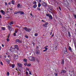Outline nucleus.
<instances>
[{
    "mask_svg": "<svg viewBox=\"0 0 76 76\" xmlns=\"http://www.w3.org/2000/svg\"><path fill=\"white\" fill-rule=\"evenodd\" d=\"M10 74V73H9V72H7V76H9Z\"/></svg>",
    "mask_w": 76,
    "mask_h": 76,
    "instance_id": "35",
    "label": "nucleus"
},
{
    "mask_svg": "<svg viewBox=\"0 0 76 76\" xmlns=\"http://www.w3.org/2000/svg\"><path fill=\"white\" fill-rule=\"evenodd\" d=\"M49 18L51 19V20H52L53 19V17H52V16L51 15H50L49 17Z\"/></svg>",
    "mask_w": 76,
    "mask_h": 76,
    "instance_id": "17",
    "label": "nucleus"
},
{
    "mask_svg": "<svg viewBox=\"0 0 76 76\" xmlns=\"http://www.w3.org/2000/svg\"><path fill=\"white\" fill-rule=\"evenodd\" d=\"M28 72H29V75H32V74L31 73V71H29Z\"/></svg>",
    "mask_w": 76,
    "mask_h": 76,
    "instance_id": "33",
    "label": "nucleus"
},
{
    "mask_svg": "<svg viewBox=\"0 0 76 76\" xmlns=\"http://www.w3.org/2000/svg\"><path fill=\"white\" fill-rule=\"evenodd\" d=\"M26 70H28V72H29V69H28V68H26Z\"/></svg>",
    "mask_w": 76,
    "mask_h": 76,
    "instance_id": "38",
    "label": "nucleus"
},
{
    "mask_svg": "<svg viewBox=\"0 0 76 76\" xmlns=\"http://www.w3.org/2000/svg\"><path fill=\"white\" fill-rule=\"evenodd\" d=\"M19 71L20 72H21V70H20V69H19Z\"/></svg>",
    "mask_w": 76,
    "mask_h": 76,
    "instance_id": "64",
    "label": "nucleus"
},
{
    "mask_svg": "<svg viewBox=\"0 0 76 76\" xmlns=\"http://www.w3.org/2000/svg\"><path fill=\"white\" fill-rule=\"evenodd\" d=\"M20 4H18L17 6V7L18 8H19V7H20Z\"/></svg>",
    "mask_w": 76,
    "mask_h": 76,
    "instance_id": "22",
    "label": "nucleus"
},
{
    "mask_svg": "<svg viewBox=\"0 0 76 76\" xmlns=\"http://www.w3.org/2000/svg\"><path fill=\"white\" fill-rule=\"evenodd\" d=\"M1 28L2 29V30H3L4 31V30H5V28L4 27H2Z\"/></svg>",
    "mask_w": 76,
    "mask_h": 76,
    "instance_id": "31",
    "label": "nucleus"
},
{
    "mask_svg": "<svg viewBox=\"0 0 76 76\" xmlns=\"http://www.w3.org/2000/svg\"><path fill=\"white\" fill-rule=\"evenodd\" d=\"M48 24V22H46L45 24H43V26L44 27H45L46 28H47V26Z\"/></svg>",
    "mask_w": 76,
    "mask_h": 76,
    "instance_id": "5",
    "label": "nucleus"
},
{
    "mask_svg": "<svg viewBox=\"0 0 76 76\" xmlns=\"http://www.w3.org/2000/svg\"><path fill=\"white\" fill-rule=\"evenodd\" d=\"M30 15L31 16H32V17H34V16L32 15V13L30 14Z\"/></svg>",
    "mask_w": 76,
    "mask_h": 76,
    "instance_id": "47",
    "label": "nucleus"
},
{
    "mask_svg": "<svg viewBox=\"0 0 76 76\" xmlns=\"http://www.w3.org/2000/svg\"><path fill=\"white\" fill-rule=\"evenodd\" d=\"M34 36H35V37H37V36H38V34L36 33L34 34Z\"/></svg>",
    "mask_w": 76,
    "mask_h": 76,
    "instance_id": "29",
    "label": "nucleus"
},
{
    "mask_svg": "<svg viewBox=\"0 0 76 76\" xmlns=\"http://www.w3.org/2000/svg\"><path fill=\"white\" fill-rule=\"evenodd\" d=\"M37 10H39V11H41V9L39 8H37Z\"/></svg>",
    "mask_w": 76,
    "mask_h": 76,
    "instance_id": "37",
    "label": "nucleus"
},
{
    "mask_svg": "<svg viewBox=\"0 0 76 76\" xmlns=\"http://www.w3.org/2000/svg\"><path fill=\"white\" fill-rule=\"evenodd\" d=\"M66 71L65 70H62L61 71V73H66Z\"/></svg>",
    "mask_w": 76,
    "mask_h": 76,
    "instance_id": "13",
    "label": "nucleus"
},
{
    "mask_svg": "<svg viewBox=\"0 0 76 76\" xmlns=\"http://www.w3.org/2000/svg\"><path fill=\"white\" fill-rule=\"evenodd\" d=\"M29 60H30L31 61H35V58L34 57L30 56L29 58Z\"/></svg>",
    "mask_w": 76,
    "mask_h": 76,
    "instance_id": "2",
    "label": "nucleus"
},
{
    "mask_svg": "<svg viewBox=\"0 0 76 76\" xmlns=\"http://www.w3.org/2000/svg\"><path fill=\"white\" fill-rule=\"evenodd\" d=\"M10 18V17H7L6 18Z\"/></svg>",
    "mask_w": 76,
    "mask_h": 76,
    "instance_id": "63",
    "label": "nucleus"
},
{
    "mask_svg": "<svg viewBox=\"0 0 76 76\" xmlns=\"http://www.w3.org/2000/svg\"><path fill=\"white\" fill-rule=\"evenodd\" d=\"M37 7V4L33 6V7L34 9H36V7Z\"/></svg>",
    "mask_w": 76,
    "mask_h": 76,
    "instance_id": "19",
    "label": "nucleus"
},
{
    "mask_svg": "<svg viewBox=\"0 0 76 76\" xmlns=\"http://www.w3.org/2000/svg\"><path fill=\"white\" fill-rule=\"evenodd\" d=\"M4 3L5 4V6H7L8 4H7V3L5 2Z\"/></svg>",
    "mask_w": 76,
    "mask_h": 76,
    "instance_id": "41",
    "label": "nucleus"
},
{
    "mask_svg": "<svg viewBox=\"0 0 76 76\" xmlns=\"http://www.w3.org/2000/svg\"><path fill=\"white\" fill-rule=\"evenodd\" d=\"M42 22H45V21H44V20H42Z\"/></svg>",
    "mask_w": 76,
    "mask_h": 76,
    "instance_id": "55",
    "label": "nucleus"
},
{
    "mask_svg": "<svg viewBox=\"0 0 76 76\" xmlns=\"http://www.w3.org/2000/svg\"><path fill=\"white\" fill-rule=\"evenodd\" d=\"M41 6V4L40 3H39L38 4V7H39Z\"/></svg>",
    "mask_w": 76,
    "mask_h": 76,
    "instance_id": "21",
    "label": "nucleus"
},
{
    "mask_svg": "<svg viewBox=\"0 0 76 76\" xmlns=\"http://www.w3.org/2000/svg\"><path fill=\"white\" fill-rule=\"evenodd\" d=\"M16 33H14V36L15 37H16Z\"/></svg>",
    "mask_w": 76,
    "mask_h": 76,
    "instance_id": "40",
    "label": "nucleus"
},
{
    "mask_svg": "<svg viewBox=\"0 0 76 76\" xmlns=\"http://www.w3.org/2000/svg\"><path fill=\"white\" fill-rule=\"evenodd\" d=\"M4 57H5V58H6V56H4Z\"/></svg>",
    "mask_w": 76,
    "mask_h": 76,
    "instance_id": "60",
    "label": "nucleus"
},
{
    "mask_svg": "<svg viewBox=\"0 0 76 76\" xmlns=\"http://www.w3.org/2000/svg\"><path fill=\"white\" fill-rule=\"evenodd\" d=\"M18 56H15L14 57V59L15 60H17V59H18Z\"/></svg>",
    "mask_w": 76,
    "mask_h": 76,
    "instance_id": "16",
    "label": "nucleus"
},
{
    "mask_svg": "<svg viewBox=\"0 0 76 76\" xmlns=\"http://www.w3.org/2000/svg\"><path fill=\"white\" fill-rule=\"evenodd\" d=\"M33 4H37V2H36V1H34L33 2Z\"/></svg>",
    "mask_w": 76,
    "mask_h": 76,
    "instance_id": "27",
    "label": "nucleus"
},
{
    "mask_svg": "<svg viewBox=\"0 0 76 76\" xmlns=\"http://www.w3.org/2000/svg\"><path fill=\"white\" fill-rule=\"evenodd\" d=\"M24 29L26 32H31V30L30 28H27V27H24Z\"/></svg>",
    "mask_w": 76,
    "mask_h": 76,
    "instance_id": "1",
    "label": "nucleus"
},
{
    "mask_svg": "<svg viewBox=\"0 0 76 76\" xmlns=\"http://www.w3.org/2000/svg\"><path fill=\"white\" fill-rule=\"evenodd\" d=\"M7 40L8 41V42H9L10 41V39H9V38H7Z\"/></svg>",
    "mask_w": 76,
    "mask_h": 76,
    "instance_id": "32",
    "label": "nucleus"
},
{
    "mask_svg": "<svg viewBox=\"0 0 76 76\" xmlns=\"http://www.w3.org/2000/svg\"><path fill=\"white\" fill-rule=\"evenodd\" d=\"M11 4V2H9V3H8V4L9 5H10V4Z\"/></svg>",
    "mask_w": 76,
    "mask_h": 76,
    "instance_id": "46",
    "label": "nucleus"
},
{
    "mask_svg": "<svg viewBox=\"0 0 76 76\" xmlns=\"http://www.w3.org/2000/svg\"><path fill=\"white\" fill-rule=\"evenodd\" d=\"M46 15L47 16H48V17H49V16L51 15H50V14H46Z\"/></svg>",
    "mask_w": 76,
    "mask_h": 76,
    "instance_id": "25",
    "label": "nucleus"
},
{
    "mask_svg": "<svg viewBox=\"0 0 76 76\" xmlns=\"http://www.w3.org/2000/svg\"><path fill=\"white\" fill-rule=\"evenodd\" d=\"M17 65L18 67H22V64L20 63H18Z\"/></svg>",
    "mask_w": 76,
    "mask_h": 76,
    "instance_id": "6",
    "label": "nucleus"
},
{
    "mask_svg": "<svg viewBox=\"0 0 76 76\" xmlns=\"http://www.w3.org/2000/svg\"><path fill=\"white\" fill-rule=\"evenodd\" d=\"M10 25L11 26H8V27L9 29V30L10 31H12V29H13V28H12V26H11L12 25L11 24H10Z\"/></svg>",
    "mask_w": 76,
    "mask_h": 76,
    "instance_id": "3",
    "label": "nucleus"
},
{
    "mask_svg": "<svg viewBox=\"0 0 76 76\" xmlns=\"http://www.w3.org/2000/svg\"><path fill=\"white\" fill-rule=\"evenodd\" d=\"M26 74L27 75H29V73H28V72H26Z\"/></svg>",
    "mask_w": 76,
    "mask_h": 76,
    "instance_id": "30",
    "label": "nucleus"
},
{
    "mask_svg": "<svg viewBox=\"0 0 76 76\" xmlns=\"http://www.w3.org/2000/svg\"><path fill=\"white\" fill-rule=\"evenodd\" d=\"M11 3L12 4H13V5H15V1L14 0H13L12 1Z\"/></svg>",
    "mask_w": 76,
    "mask_h": 76,
    "instance_id": "14",
    "label": "nucleus"
},
{
    "mask_svg": "<svg viewBox=\"0 0 76 76\" xmlns=\"http://www.w3.org/2000/svg\"><path fill=\"white\" fill-rule=\"evenodd\" d=\"M42 5L43 6H47V3L45 2H43L42 4Z\"/></svg>",
    "mask_w": 76,
    "mask_h": 76,
    "instance_id": "8",
    "label": "nucleus"
},
{
    "mask_svg": "<svg viewBox=\"0 0 76 76\" xmlns=\"http://www.w3.org/2000/svg\"><path fill=\"white\" fill-rule=\"evenodd\" d=\"M39 50H37V51L36 52V54H39Z\"/></svg>",
    "mask_w": 76,
    "mask_h": 76,
    "instance_id": "18",
    "label": "nucleus"
},
{
    "mask_svg": "<svg viewBox=\"0 0 76 76\" xmlns=\"http://www.w3.org/2000/svg\"><path fill=\"white\" fill-rule=\"evenodd\" d=\"M1 12L2 13V14L4 15H5V12L3 10H1Z\"/></svg>",
    "mask_w": 76,
    "mask_h": 76,
    "instance_id": "10",
    "label": "nucleus"
},
{
    "mask_svg": "<svg viewBox=\"0 0 76 76\" xmlns=\"http://www.w3.org/2000/svg\"><path fill=\"white\" fill-rule=\"evenodd\" d=\"M10 10H12V9L10 8Z\"/></svg>",
    "mask_w": 76,
    "mask_h": 76,
    "instance_id": "57",
    "label": "nucleus"
},
{
    "mask_svg": "<svg viewBox=\"0 0 76 76\" xmlns=\"http://www.w3.org/2000/svg\"><path fill=\"white\" fill-rule=\"evenodd\" d=\"M0 18H1V15H0Z\"/></svg>",
    "mask_w": 76,
    "mask_h": 76,
    "instance_id": "56",
    "label": "nucleus"
},
{
    "mask_svg": "<svg viewBox=\"0 0 76 76\" xmlns=\"http://www.w3.org/2000/svg\"><path fill=\"white\" fill-rule=\"evenodd\" d=\"M15 33L16 34V33H17L18 32V31H15Z\"/></svg>",
    "mask_w": 76,
    "mask_h": 76,
    "instance_id": "58",
    "label": "nucleus"
},
{
    "mask_svg": "<svg viewBox=\"0 0 76 76\" xmlns=\"http://www.w3.org/2000/svg\"><path fill=\"white\" fill-rule=\"evenodd\" d=\"M69 50L71 52V53H72V48L70 46H69Z\"/></svg>",
    "mask_w": 76,
    "mask_h": 76,
    "instance_id": "11",
    "label": "nucleus"
},
{
    "mask_svg": "<svg viewBox=\"0 0 76 76\" xmlns=\"http://www.w3.org/2000/svg\"><path fill=\"white\" fill-rule=\"evenodd\" d=\"M8 58H11V57H10V55H9V56H8Z\"/></svg>",
    "mask_w": 76,
    "mask_h": 76,
    "instance_id": "49",
    "label": "nucleus"
},
{
    "mask_svg": "<svg viewBox=\"0 0 76 76\" xmlns=\"http://www.w3.org/2000/svg\"><path fill=\"white\" fill-rule=\"evenodd\" d=\"M32 44H33L34 46V45H35V43H34V42H33L32 43Z\"/></svg>",
    "mask_w": 76,
    "mask_h": 76,
    "instance_id": "48",
    "label": "nucleus"
},
{
    "mask_svg": "<svg viewBox=\"0 0 76 76\" xmlns=\"http://www.w3.org/2000/svg\"><path fill=\"white\" fill-rule=\"evenodd\" d=\"M25 37L26 38H28V36H27V35H25Z\"/></svg>",
    "mask_w": 76,
    "mask_h": 76,
    "instance_id": "34",
    "label": "nucleus"
},
{
    "mask_svg": "<svg viewBox=\"0 0 76 76\" xmlns=\"http://www.w3.org/2000/svg\"><path fill=\"white\" fill-rule=\"evenodd\" d=\"M12 68H14L15 67V65L13 64L12 65Z\"/></svg>",
    "mask_w": 76,
    "mask_h": 76,
    "instance_id": "36",
    "label": "nucleus"
},
{
    "mask_svg": "<svg viewBox=\"0 0 76 76\" xmlns=\"http://www.w3.org/2000/svg\"><path fill=\"white\" fill-rule=\"evenodd\" d=\"M15 42H18V43H21V41L19 39H16Z\"/></svg>",
    "mask_w": 76,
    "mask_h": 76,
    "instance_id": "4",
    "label": "nucleus"
},
{
    "mask_svg": "<svg viewBox=\"0 0 76 76\" xmlns=\"http://www.w3.org/2000/svg\"><path fill=\"white\" fill-rule=\"evenodd\" d=\"M23 61H25V62H27V60L26 59L24 58L23 59Z\"/></svg>",
    "mask_w": 76,
    "mask_h": 76,
    "instance_id": "23",
    "label": "nucleus"
},
{
    "mask_svg": "<svg viewBox=\"0 0 76 76\" xmlns=\"http://www.w3.org/2000/svg\"><path fill=\"white\" fill-rule=\"evenodd\" d=\"M10 23L11 24L13 25V21H12L10 22Z\"/></svg>",
    "mask_w": 76,
    "mask_h": 76,
    "instance_id": "42",
    "label": "nucleus"
},
{
    "mask_svg": "<svg viewBox=\"0 0 76 76\" xmlns=\"http://www.w3.org/2000/svg\"><path fill=\"white\" fill-rule=\"evenodd\" d=\"M64 60H62V61L61 62V64H64Z\"/></svg>",
    "mask_w": 76,
    "mask_h": 76,
    "instance_id": "26",
    "label": "nucleus"
},
{
    "mask_svg": "<svg viewBox=\"0 0 76 76\" xmlns=\"http://www.w3.org/2000/svg\"><path fill=\"white\" fill-rule=\"evenodd\" d=\"M18 13H19V12H15L14 13V14H15V15H16L17 14H18Z\"/></svg>",
    "mask_w": 76,
    "mask_h": 76,
    "instance_id": "44",
    "label": "nucleus"
},
{
    "mask_svg": "<svg viewBox=\"0 0 76 76\" xmlns=\"http://www.w3.org/2000/svg\"><path fill=\"white\" fill-rule=\"evenodd\" d=\"M48 47V46H45L44 47V48L45 49V50H46L47 51V50H48V49L47 48Z\"/></svg>",
    "mask_w": 76,
    "mask_h": 76,
    "instance_id": "15",
    "label": "nucleus"
},
{
    "mask_svg": "<svg viewBox=\"0 0 76 76\" xmlns=\"http://www.w3.org/2000/svg\"><path fill=\"white\" fill-rule=\"evenodd\" d=\"M47 51V50H43V51H44V52Z\"/></svg>",
    "mask_w": 76,
    "mask_h": 76,
    "instance_id": "51",
    "label": "nucleus"
},
{
    "mask_svg": "<svg viewBox=\"0 0 76 76\" xmlns=\"http://www.w3.org/2000/svg\"><path fill=\"white\" fill-rule=\"evenodd\" d=\"M74 17H75L76 18V15H74Z\"/></svg>",
    "mask_w": 76,
    "mask_h": 76,
    "instance_id": "59",
    "label": "nucleus"
},
{
    "mask_svg": "<svg viewBox=\"0 0 76 76\" xmlns=\"http://www.w3.org/2000/svg\"><path fill=\"white\" fill-rule=\"evenodd\" d=\"M15 70H17V71L18 72V69H15Z\"/></svg>",
    "mask_w": 76,
    "mask_h": 76,
    "instance_id": "61",
    "label": "nucleus"
},
{
    "mask_svg": "<svg viewBox=\"0 0 76 76\" xmlns=\"http://www.w3.org/2000/svg\"><path fill=\"white\" fill-rule=\"evenodd\" d=\"M58 8H59V9L60 10H61V8L60 7H59Z\"/></svg>",
    "mask_w": 76,
    "mask_h": 76,
    "instance_id": "43",
    "label": "nucleus"
},
{
    "mask_svg": "<svg viewBox=\"0 0 76 76\" xmlns=\"http://www.w3.org/2000/svg\"><path fill=\"white\" fill-rule=\"evenodd\" d=\"M52 32H51V33H50V35H52Z\"/></svg>",
    "mask_w": 76,
    "mask_h": 76,
    "instance_id": "50",
    "label": "nucleus"
},
{
    "mask_svg": "<svg viewBox=\"0 0 76 76\" xmlns=\"http://www.w3.org/2000/svg\"><path fill=\"white\" fill-rule=\"evenodd\" d=\"M53 36H54V34H52V37H53Z\"/></svg>",
    "mask_w": 76,
    "mask_h": 76,
    "instance_id": "54",
    "label": "nucleus"
},
{
    "mask_svg": "<svg viewBox=\"0 0 76 76\" xmlns=\"http://www.w3.org/2000/svg\"><path fill=\"white\" fill-rule=\"evenodd\" d=\"M65 50H66V52H67V50L66 49V48H65Z\"/></svg>",
    "mask_w": 76,
    "mask_h": 76,
    "instance_id": "52",
    "label": "nucleus"
},
{
    "mask_svg": "<svg viewBox=\"0 0 76 76\" xmlns=\"http://www.w3.org/2000/svg\"><path fill=\"white\" fill-rule=\"evenodd\" d=\"M27 64H28V63L26 62L24 64V65L25 66H27Z\"/></svg>",
    "mask_w": 76,
    "mask_h": 76,
    "instance_id": "24",
    "label": "nucleus"
},
{
    "mask_svg": "<svg viewBox=\"0 0 76 76\" xmlns=\"http://www.w3.org/2000/svg\"><path fill=\"white\" fill-rule=\"evenodd\" d=\"M0 64L2 66H3V63L2 62H1Z\"/></svg>",
    "mask_w": 76,
    "mask_h": 76,
    "instance_id": "45",
    "label": "nucleus"
},
{
    "mask_svg": "<svg viewBox=\"0 0 76 76\" xmlns=\"http://www.w3.org/2000/svg\"><path fill=\"white\" fill-rule=\"evenodd\" d=\"M68 33L69 37H71V35H70V32L68 31Z\"/></svg>",
    "mask_w": 76,
    "mask_h": 76,
    "instance_id": "20",
    "label": "nucleus"
},
{
    "mask_svg": "<svg viewBox=\"0 0 76 76\" xmlns=\"http://www.w3.org/2000/svg\"><path fill=\"white\" fill-rule=\"evenodd\" d=\"M15 48H14V49H15V48H16L17 49V50H19V48L18 47V46L17 45H15Z\"/></svg>",
    "mask_w": 76,
    "mask_h": 76,
    "instance_id": "7",
    "label": "nucleus"
},
{
    "mask_svg": "<svg viewBox=\"0 0 76 76\" xmlns=\"http://www.w3.org/2000/svg\"><path fill=\"white\" fill-rule=\"evenodd\" d=\"M2 46L3 47H4V45L3 44L2 45Z\"/></svg>",
    "mask_w": 76,
    "mask_h": 76,
    "instance_id": "53",
    "label": "nucleus"
},
{
    "mask_svg": "<svg viewBox=\"0 0 76 76\" xmlns=\"http://www.w3.org/2000/svg\"><path fill=\"white\" fill-rule=\"evenodd\" d=\"M54 74L55 75V76H57L58 75V74H57V73H55Z\"/></svg>",
    "mask_w": 76,
    "mask_h": 76,
    "instance_id": "39",
    "label": "nucleus"
},
{
    "mask_svg": "<svg viewBox=\"0 0 76 76\" xmlns=\"http://www.w3.org/2000/svg\"><path fill=\"white\" fill-rule=\"evenodd\" d=\"M6 61L8 64H9L10 63V61H9L8 59H6Z\"/></svg>",
    "mask_w": 76,
    "mask_h": 76,
    "instance_id": "12",
    "label": "nucleus"
},
{
    "mask_svg": "<svg viewBox=\"0 0 76 76\" xmlns=\"http://www.w3.org/2000/svg\"><path fill=\"white\" fill-rule=\"evenodd\" d=\"M31 64H28L27 65V66H28V67H29L31 66Z\"/></svg>",
    "mask_w": 76,
    "mask_h": 76,
    "instance_id": "28",
    "label": "nucleus"
},
{
    "mask_svg": "<svg viewBox=\"0 0 76 76\" xmlns=\"http://www.w3.org/2000/svg\"><path fill=\"white\" fill-rule=\"evenodd\" d=\"M18 13H20V15H24V12L22 11H18Z\"/></svg>",
    "mask_w": 76,
    "mask_h": 76,
    "instance_id": "9",
    "label": "nucleus"
},
{
    "mask_svg": "<svg viewBox=\"0 0 76 76\" xmlns=\"http://www.w3.org/2000/svg\"><path fill=\"white\" fill-rule=\"evenodd\" d=\"M1 47H0V51L1 50Z\"/></svg>",
    "mask_w": 76,
    "mask_h": 76,
    "instance_id": "62",
    "label": "nucleus"
}]
</instances>
